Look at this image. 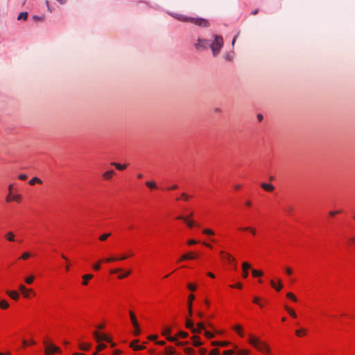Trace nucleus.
<instances>
[{
	"label": "nucleus",
	"mask_w": 355,
	"mask_h": 355,
	"mask_svg": "<svg viewBox=\"0 0 355 355\" xmlns=\"http://www.w3.org/2000/svg\"><path fill=\"white\" fill-rule=\"evenodd\" d=\"M173 17L175 19H178L179 21H184V22H191V23L198 25L199 26L207 27L209 25V23L208 22V21L203 18L189 17H186V16H184L182 15H179V14H176V15H173Z\"/></svg>",
	"instance_id": "1"
},
{
	"label": "nucleus",
	"mask_w": 355,
	"mask_h": 355,
	"mask_svg": "<svg viewBox=\"0 0 355 355\" xmlns=\"http://www.w3.org/2000/svg\"><path fill=\"white\" fill-rule=\"evenodd\" d=\"M94 337L97 343H98L96 347V352H101L106 347V345L102 343V341H105L107 343H111V340L108 336L103 334H101L98 331H94L93 333Z\"/></svg>",
	"instance_id": "2"
},
{
	"label": "nucleus",
	"mask_w": 355,
	"mask_h": 355,
	"mask_svg": "<svg viewBox=\"0 0 355 355\" xmlns=\"http://www.w3.org/2000/svg\"><path fill=\"white\" fill-rule=\"evenodd\" d=\"M223 46V39L220 35H214V40L210 42V48L212 51L214 56L219 54L220 49Z\"/></svg>",
	"instance_id": "3"
},
{
	"label": "nucleus",
	"mask_w": 355,
	"mask_h": 355,
	"mask_svg": "<svg viewBox=\"0 0 355 355\" xmlns=\"http://www.w3.org/2000/svg\"><path fill=\"white\" fill-rule=\"evenodd\" d=\"M171 329L169 327H164L162 329V334L166 338L171 342H173L177 346H183L187 344V342L180 341L176 336H171Z\"/></svg>",
	"instance_id": "4"
},
{
	"label": "nucleus",
	"mask_w": 355,
	"mask_h": 355,
	"mask_svg": "<svg viewBox=\"0 0 355 355\" xmlns=\"http://www.w3.org/2000/svg\"><path fill=\"white\" fill-rule=\"evenodd\" d=\"M132 256H133V254L130 253L129 255H122L120 257H112L106 258L105 259L100 260L97 263L93 264L92 268L94 270L98 271V270H100V269L101 268V263L103 261H105L106 263H110V262L116 261L118 260L123 261V260L126 259L128 257H132Z\"/></svg>",
	"instance_id": "5"
},
{
	"label": "nucleus",
	"mask_w": 355,
	"mask_h": 355,
	"mask_svg": "<svg viewBox=\"0 0 355 355\" xmlns=\"http://www.w3.org/2000/svg\"><path fill=\"white\" fill-rule=\"evenodd\" d=\"M45 353L46 355H53L54 354L60 353V350L57 346L44 341Z\"/></svg>",
	"instance_id": "6"
},
{
	"label": "nucleus",
	"mask_w": 355,
	"mask_h": 355,
	"mask_svg": "<svg viewBox=\"0 0 355 355\" xmlns=\"http://www.w3.org/2000/svg\"><path fill=\"white\" fill-rule=\"evenodd\" d=\"M197 50H204L208 46L210 47V41L208 40L198 38L197 42L194 44Z\"/></svg>",
	"instance_id": "7"
},
{
	"label": "nucleus",
	"mask_w": 355,
	"mask_h": 355,
	"mask_svg": "<svg viewBox=\"0 0 355 355\" xmlns=\"http://www.w3.org/2000/svg\"><path fill=\"white\" fill-rule=\"evenodd\" d=\"M187 327L189 329H191L193 333H200L201 331L205 329V326L202 323H198L197 324V327H194V324L191 320H187Z\"/></svg>",
	"instance_id": "8"
},
{
	"label": "nucleus",
	"mask_w": 355,
	"mask_h": 355,
	"mask_svg": "<svg viewBox=\"0 0 355 355\" xmlns=\"http://www.w3.org/2000/svg\"><path fill=\"white\" fill-rule=\"evenodd\" d=\"M130 317L132 326L135 329V335L138 336L140 334V329L136 316L133 312L130 311Z\"/></svg>",
	"instance_id": "9"
},
{
	"label": "nucleus",
	"mask_w": 355,
	"mask_h": 355,
	"mask_svg": "<svg viewBox=\"0 0 355 355\" xmlns=\"http://www.w3.org/2000/svg\"><path fill=\"white\" fill-rule=\"evenodd\" d=\"M192 216L193 213H191V214L189 216H179L178 217H177V219L183 220L189 227L192 228L196 225L195 221L189 220V218Z\"/></svg>",
	"instance_id": "10"
},
{
	"label": "nucleus",
	"mask_w": 355,
	"mask_h": 355,
	"mask_svg": "<svg viewBox=\"0 0 355 355\" xmlns=\"http://www.w3.org/2000/svg\"><path fill=\"white\" fill-rule=\"evenodd\" d=\"M19 289L21 291L23 296L26 298L30 297L31 294L34 293L32 289L27 288L24 284H20L19 286Z\"/></svg>",
	"instance_id": "11"
},
{
	"label": "nucleus",
	"mask_w": 355,
	"mask_h": 355,
	"mask_svg": "<svg viewBox=\"0 0 355 355\" xmlns=\"http://www.w3.org/2000/svg\"><path fill=\"white\" fill-rule=\"evenodd\" d=\"M6 200L7 202H20L21 201V196L20 195H12L11 193H9L6 198Z\"/></svg>",
	"instance_id": "12"
},
{
	"label": "nucleus",
	"mask_w": 355,
	"mask_h": 355,
	"mask_svg": "<svg viewBox=\"0 0 355 355\" xmlns=\"http://www.w3.org/2000/svg\"><path fill=\"white\" fill-rule=\"evenodd\" d=\"M220 256L223 260L227 261L229 263L234 261V259L230 254L224 251L220 252Z\"/></svg>",
	"instance_id": "13"
},
{
	"label": "nucleus",
	"mask_w": 355,
	"mask_h": 355,
	"mask_svg": "<svg viewBox=\"0 0 355 355\" xmlns=\"http://www.w3.org/2000/svg\"><path fill=\"white\" fill-rule=\"evenodd\" d=\"M6 293L12 300H18L19 299V293L16 291L7 290Z\"/></svg>",
	"instance_id": "14"
},
{
	"label": "nucleus",
	"mask_w": 355,
	"mask_h": 355,
	"mask_svg": "<svg viewBox=\"0 0 355 355\" xmlns=\"http://www.w3.org/2000/svg\"><path fill=\"white\" fill-rule=\"evenodd\" d=\"M130 347L134 350H141L145 348V346L144 345L139 344V340H136L131 343Z\"/></svg>",
	"instance_id": "15"
},
{
	"label": "nucleus",
	"mask_w": 355,
	"mask_h": 355,
	"mask_svg": "<svg viewBox=\"0 0 355 355\" xmlns=\"http://www.w3.org/2000/svg\"><path fill=\"white\" fill-rule=\"evenodd\" d=\"M198 257V255L193 252H188L182 256V259L193 260Z\"/></svg>",
	"instance_id": "16"
},
{
	"label": "nucleus",
	"mask_w": 355,
	"mask_h": 355,
	"mask_svg": "<svg viewBox=\"0 0 355 355\" xmlns=\"http://www.w3.org/2000/svg\"><path fill=\"white\" fill-rule=\"evenodd\" d=\"M114 173V170H109L103 174V178L105 180H110L112 179Z\"/></svg>",
	"instance_id": "17"
},
{
	"label": "nucleus",
	"mask_w": 355,
	"mask_h": 355,
	"mask_svg": "<svg viewBox=\"0 0 355 355\" xmlns=\"http://www.w3.org/2000/svg\"><path fill=\"white\" fill-rule=\"evenodd\" d=\"M240 231H248L250 232L253 236H255L257 234V230L254 227H241L238 229Z\"/></svg>",
	"instance_id": "18"
},
{
	"label": "nucleus",
	"mask_w": 355,
	"mask_h": 355,
	"mask_svg": "<svg viewBox=\"0 0 355 355\" xmlns=\"http://www.w3.org/2000/svg\"><path fill=\"white\" fill-rule=\"evenodd\" d=\"M94 277V275L92 274H87L83 275V285L87 286L88 284L89 280L92 279Z\"/></svg>",
	"instance_id": "19"
},
{
	"label": "nucleus",
	"mask_w": 355,
	"mask_h": 355,
	"mask_svg": "<svg viewBox=\"0 0 355 355\" xmlns=\"http://www.w3.org/2000/svg\"><path fill=\"white\" fill-rule=\"evenodd\" d=\"M271 286L275 288L277 291H280L282 288L283 286L282 284V281L279 280V284L277 285L274 280H270V282Z\"/></svg>",
	"instance_id": "20"
},
{
	"label": "nucleus",
	"mask_w": 355,
	"mask_h": 355,
	"mask_svg": "<svg viewBox=\"0 0 355 355\" xmlns=\"http://www.w3.org/2000/svg\"><path fill=\"white\" fill-rule=\"evenodd\" d=\"M234 349L236 350V355H248L250 351L247 349H238V347L235 345H233Z\"/></svg>",
	"instance_id": "21"
},
{
	"label": "nucleus",
	"mask_w": 355,
	"mask_h": 355,
	"mask_svg": "<svg viewBox=\"0 0 355 355\" xmlns=\"http://www.w3.org/2000/svg\"><path fill=\"white\" fill-rule=\"evenodd\" d=\"M111 165L112 166H115V168L119 170V171H123L125 170L128 165L127 164H121L119 163H116V162H112L111 163Z\"/></svg>",
	"instance_id": "22"
},
{
	"label": "nucleus",
	"mask_w": 355,
	"mask_h": 355,
	"mask_svg": "<svg viewBox=\"0 0 355 355\" xmlns=\"http://www.w3.org/2000/svg\"><path fill=\"white\" fill-rule=\"evenodd\" d=\"M5 238L6 240L10 242H14L15 241V236L12 232H8L5 234Z\"/></svg>",
	"instance_id": "23"
},
{
	"label": "nucleus",
	"mask_w": 355,
	"mask_h": 355,
	"mask_svg": "<svg viewBox=\"0 0 355 355\" xmlns=\"http://www.w3.org/2000/svg\"><path fill=\"white\" fill-rule=\"evenodd\" d=\"M79 347L83 351H88L91 347V344L87 343H80Z\"/></svg>",
	"instance_id": "24"
},
{
	"label": "nucleus",
	"mask_w": 355,
	"mask_h": 355,
	"mask_svg": "<svg viewBox=\"0 0 355 355\" xmlns=\"http://www.w3.org/2000/svg\"><path fill=\"white\" fill-rule=\"evenodd\" d=\"M35 254H32L30 252H24L22 253L21 256L19 257V259H22L24 260H27L31 257H35Z\"/></svg>",
	"instance_id": "25"
},
{
	"label": "nucleus",
	"mask_w": 355,
	"mask_h": 355,
	"mask_svg": "<svg viewBox=\"0 0 355 355\" xmlns=\"http://www.w3.org/2000/svg\"><path fill=\"white\" fill-rule=\"evenodd\" d=\"M193 345L196 347H199L202 345V343L200 341V339L198 336H193L192 338Z\"/></svg>",
	"instance_id": "26"
},
{
	"label": "nucleus",
	"mask_w": 355,
	"mask_h": 355,
	"mask_svg": "<svg viewBox=\"0 0 355 355\" xmlns=\"http://www.w3.org/2000/svg\"><path fill=\"white\" fill-rule=\"evenodd\" d=\"M261 187L267 191H272L274 189L273 185L267 183H263Z\"/></svg>",
	"instance_id": "27"
},
{
	"label": "nucleus",
	"mask_w": 355,
	"mask_h": 355,
	"mask_svg": "<svg viewBox=\"0 0 355 355\" xmlns=\"http://www.w3.org/2000/svg\"><path fill=\"white\" fill-rule=\"evenodd\" d=\"M175 349L172 347H166L165 348V354L166 355H175Z\"/></svg>",
	"instance_id": "28"
},
{
	"label": "nucleus",
	"mask_w": 355,
	"mask_h": 355,
	"mask_svg": "<svg viewBox=\"0 0 355 355\" xmlns=\"http://www.w3.org/2000/svg\"><path fill=\"white\" fill-rule=\"evenodd\" d=\"M9 306H10V304L6 300H3L0 301V309L6 310V309H8Z\"/></svg>",
	"instance_id": "29"
},
{
	"label": "nucleus",
	"mask_w": 355,
	"mask_h": 355,
	"mask_svg": "<svg viewBox=\"0 0 355 355\" xmlns=\"http://www.w3.org/2000/svg\"><path fill=\"white\" fill-rule=\"evenodd\" d=\"M214 345L221 346V347H227L231 345L230 342L227 341H220V342H215L214 343Z\"/></svg>",
	"instance_id": "30"
},
{
	"label": "nucleus",
	"mask_w": 355,
	"mask_h": 355,
	"mask_svg": "<svg viewBox=\"0 0 355 355\" xmlns=\"http://www.w3.org/2000/svg\"><path fill=\"white\" fill-rule=\"evenodd\" d=\"M146 185L150 189H155L157 188V184L155 182L148 181L146 182Z\"/></svg>",
	"instance_id": "31"
},
{
	"label": "nucleus",
	"mask_w": 355,
	"mask_h": 355,
	"mask_svg": "<svg viewBox=\"0 0 355 355\" xmlns=\"http://www.w3.org/2000/svg\"><path fill=\"white\" fill-rule=\"evenodd\" d=\"M295 334L298 337H302L306 335V330L304 329H300L296 330Z\"/></svg>",
	"instance_id": "32"
},
{
	"label": "nucleus",
	"mask_w": 355,
	"mask_h": 355,
	"mask_svg": "<svg viewBox=\"0 0 355 355\" xmlns=\"http://www.w3.org/2000/svg\"><path fill=\"white\" fill-rule=\"evenodd\" d=\"M36 183H39V184H41L42 183V180L37 178V177H35L33 178H32L30 181H29V184L31 185H34Z\"/></svg>",
	"instance_id": "33"
},
{
	"label": "nucleus",
	"mask_w": 355,
	"mask_h": 355,
	"mask_svg": "<svg viewBox=\"0 0 355 355\" xmlns=\"http://www.w3.org/2000/svg\"><path fill=\"white\" fill-rule=\"evenodd\" d=\"M234 330L236 331V333L241 337L244 336V334L242 331V327L239 325H237L234 327Z\"/></svg>",
	"instance_id": "34"
},
{
	"label": "nucleus",
	"mask_w": 355,
	"mask_h": 355,
	"mask_svg": "<svg viewBox=\"0 0 355 355\" xmlns=\"http://www.w3.org/2000/svg\"><path fill=\"white\" fill-rule=\"evenodd\" d=\"M28 17V12H21L18 17H17V19L18 20H21V19H24V20H26Z\"/></svg>",
	"instance_id": "35"
},
{
	"label": "nucleus",
	"mask_w": 355,
	"mask_h": 355,
	"mask_svg": "<svg viewBox=\"0 0 355 355\" xmlns=\"http://www.w3.org/2000/svg\"><path fill=\"white\" fill-rule=\"evenodd\" d=\"M177 339L178 340V338H185L188 336V334L184 331H180L176 336Z\"/></svg>",
	"instance_id": "36"
},
{
	"label": "nucleus",
	"mask_w": 355,
	"mask_h": 355,
	"mask_svg": "<svg viewBox=\"0 0 355 355\" xmlns=\"http://www.w3.org/2000/svg\"><path fill=\"white\" fill-rule=\"evenodd\" d=\"M285 309L288 312L290 315L294 318H297V314L295 313V311L290 308H288L287 306H285Z\"/></svg>",
	"instance_id": "37"
},
{
	"label": "nucleus",
	"mask_w": 355,
	"mask_h": 355,
	"mask_svg": "<svg viewBox=\"0 0 355 355\" xmlns=\"http://www.w3.org/2000/svg\"><path fill=\"white\" fill-rule=\"evenodd\" d=\"M252 275L254 277H260V276L263 275V272L261 271H259V270H255V269H253L252 270Z\"/></svg>",
	"instance_id": "38"
},
{
	"label": "nucleus",
	"mask_w": 355,
	"mask_h": 355,
	"mask_svg": "<svg viewBox=\"0 0 355 355\" xmlns=\"http://www.w3.org/2000/svg\"><path fill=\"white\" fill-rule=\"evenodd\" d=\"M195 299V296L193 295H190L189 297V311L190 314L191 315V302Z\"/></svg>",
	"instance_id": "39"
},
{
	"label": "nucleus",
	"mask_w": 355,
	"mask_h": 355,
	"mask_svg": "<svg viewBox=\"0 0 355 355\" xmlns=\"http://www.w3.org/2000/svg\"><path fill=\"white\" fill-rule=\"evenodd\" d=\"M184 351V353L187 354V355H193L194 354L193 349H192L191 347H185Z\"/></svg>",
	"instance_id": "40"
},
{
	"label": "nucleus",
	"mask_w": 355,
	"mask_h": 355,
	"mask_svg": "<svg viewBox=\"0 0 355 355\" xmlns=\"http://www.w3.org/2000/svg\"><path fill=\"white\" fill-rule=\"evenodd\" d=\"M35 277L33 275H31L25 279V282L27 284H31L34 281Z\"/></svg>",
	"instance_id": "41"
},
{
	"label": "nucleus",
	"mask_w": 355,
	"mask_h": 355,
	"mask_svg": "<svg viewBox=\"0 0 355 355\" xmlns=\"http://www.w3.org/2000/svg\"><path fill=\"white\" fill-rule=\"evenodd\" d=\"M203 234H207V235H211V236H213L215 234L214 232L210 229H205L203 231H202Z\"/></svg>",
	"instance_id": "42"
},
{
	"label": "nucleus",
	"mask_w": 355,
	"mask_h": 355,
	"mask_svg": "<svg viewBox=\"0 0 355 355\" xmlns=\"http://www.w3.org/2000/svg\"><path fill=\"white\" fill-rule=\"evenodd\" d=\"M111 235L110 233H105V234H102L100 237H99V239L101 241H105Z\"/></svg>",
	"instance_id": "43"
},
{
	"label": "nucleus",
	"mask_w": 355,
	"mask_h": 355,
	"mask_svg": "<svg viewBox=\"0 0 355 355\" xmlns=\"http://www.w3.org/2000/svg\"><path fill=\"white\" fill-rule=\"evenodd\" d=\"M250 265L247 262H243L242 263L243 270H248L250 268Z\"/></svg>",
	"instance_id": "44"
},
{
	"label": "nucleus",
	"mask_w": 355,
	"mask_h": 355,
	"mask_svg": "<svg viewBox=\"0 0 355 355\" xmlns=\"http://www.w3.org/2000/svg\"><path fill=\"white\" fill-rule=\"evenodd\" d=\"M130 272H131L129 270V271L125 272L123 273H121L119 275V278L123 279V278L128 277V275H130Z\"/></svg>",
	"instance_id": "45"
},
{
	"label": "nucleus",
	"mask_w": 355,
	"mask_h": 355,
	"mask_svg": "<svg viewBox=\"0 0 355 355\" xmlns=\"http://www.w3.org/2000/svg\"><path fill=\"white\" fill-rule=\"evenodd\" d=\"M286 296L288 298L292 300L294 302L297 301L296 297L292 293H288Z\"/></svg>",
	"instance_id": "46"
},
{
	"label": "nucleus",
	"mask_w": 355,
	"mask_h": 355,
	"mask_svg": "<svg viewBox=\"0 0 355 355\" xmlns=\"http://www.w3.org/2000/svg\"><path fill=\"white\" fill-rule=\"evenodd\" d=\"M33 19H34V21H44V15H42V16L34 15L33 17Z\"/></svg>",
	"instance_id": "47"
},
{
	"label": "nucleus",
	"mask_w": 355,
	"mask_h": 355,
	"mask_svg": "<svg viewBox=\"0 0 355 355\" xmlns=\"http://www.w3.org/2000/svg\"><path fill=\"white\" fill-rule=\"evenodd\" d=\"M196 288H197L196 285H195V284H193L190 283V284H188V288H189L191 291H196Z\"/></svg>",
	"instance_id": "48"
},
{
	"label": "nucleus",
	"mask_w": 355,
	"mask_h": 355,
	"mask_svg": "<svg viewBox=\"0 0 355 355\" xmlns=\"http://www.w3.org/2000/svg\"><path fill=\"white\" fill-rule=\"evenodd\" d=\"M230 286L231 288H239V289H241L242 287H243V285L241 283H237L236 284H232V285H230Z\"/></svg>",
	"instance_id": "49"
},
{
	"label": "nucleus",
	"mask_w": 355,
	"mask_h": 355,
	"mask_svg": "<svg viewBox=\"0 0 355 355\" xmlns=\"http://www.w3.org/2000/svg\"><path fill=\"white\" fill-rule=\"evenodd\" d=\"M180 199H182V200L187 201V200H188L189 199V196L187 194H186V193H182L181 198H178L177 200H179Z\"/></svg>",
	"instance_id": "50"
},
{
	"label": "nucleus",
	"mask_w": 355,
	"mask_h": 355,
	"mask_svg": "<svg viewBox=\"0 0 355 355\" xmlns=\"http://www.w3.org/2000/svg\"><path fill=\"white\" fill-rule=\"evenodd\" d=\"M234 353V349H229V350L224 351L223 354V355H232Z\"/></svg>",
	"instance_id": "51"
},
{
	"label": "nucleus",
	"mask_w": 355,
	"mask_h": 355,
	"mask_svg": "<svg viewBox=\"0 0 355 355\" xmlns=\"http://www.w3.org/2000/svg\"><path fill=\"white\" fill-rule=\"evenodd\" d=\"M205 336L207 337V338H213L214 337V334L209 331H207V330H205Z\"/></svg>",
	"instance_id": "52"
},
{
	"label": "nucleus",
	"mask_w": 355,
	"mask_h": 355,
	"mask_svg": "<svg viewBox=\"0 0 355 355\" xmlns=\"http://www.w3.org/2000/svg\"><path fill=\"white\" fill-rule=\"evenodd\" d=\"M23 344H24V347H26L29 345H35V342L33 340H31L30 342H28L27 340H24Z\"/></svg>",
	"instance_id": "53"
},
{
	"label": "nucleus",
	"mask_w": 355,
	"mask_h": 355,
	"mask_svg": "<svg viewBox=\"0 0 355 355\" xmlns=\"http://www.w3.org/2000/svg\"><path fill=\"white\" fill-rule=\"evenodd\" d=\"M121 271H122V269H121V268H116V269H112V270H110V272L111 274H116V273L119 272H121Z\"/></svg>",
	"instance_id": "54"
},
{
	"label": "nucleus",
	"mask_w": 355,
	"mask_h": 355,
	"mask_svg": "<svg viewBox=\"0 0 355 355\" xmlns=\"http://www.w3.org/2000/svg\"><path fill=\"white\" fill-rule=\"evenodd\" d=\"M187 243L189 245H196V244L198 243V241L195 239H190L187 241Z\"/></svg>",
	"instance_id": "55"
},
{
	"label": "nucleus",
	"mask_w": 355,
	"mask_h": 355,
	"mask_svg": "<svg viewBox=\"0 0 355 355\" xmlns=\"http://www.w3.org/2000/svg\"><path fill=\"white\" fill-rule=\"evenodd\" d=\"M209 355H220V352L218 349H213L210 352Z\"/></svg>",
	"instance_id": "56"
},
{
	"label": "nucleus",
	"mask_w": 355,
	"mask_h": 355,
	"mask_svg": "<svg viewBox=\"0 0 355 355\" xmlns=\"http://www.w3.org/2000/svg\"><path fill=\"white\" fill-rule=\"evenodd\" d=\"M293 208L291 206H287L284 208L285 212L290 214L292 211Z\"/></svg>",
	"instance_id": "57"
},
{
	"label": "nucleus",
	"mask_w": 355,
	"mask_h": 355,
	"mask_svg": "<svg viewBox=\"0 0 355 355\" xmlns=\"http://www.w3.org/2000/svg\"><path fill=\"white\" fill-rule=\"evenodd\" d=\"M19 179L21 180H25L27 179V175L25 174H21L19 175Z\"/></svg>",
	"instance_id": "58"
},
{
	"label": "nucleus",
	"mask_w": 355,
	"mask_h": 355,
	"mask_svg": "<svg viewBox=\"0 0 355 355\" xmlns=\"http://www.w3.org/2000/svg\"><path fill=\"white\" fill-rule=\"evenodd\" d=\"M286 274H287L288 275H292V273H293V271H292L291 268H286Z\"/></svg>",
	"instance_id": "59"
},
{
	"label": "nucleus",
	"mask_w": 355,
	"mask_h": 355,
	"mask_svg": "<svg viewBox=\"0 0 355 355\" xmlns=\"http://www.w3.org/2000/svg\"><path fill=\"white\" fill-rule=\"evenodd\" d=\"M248 274H249V273H248V270H243V275H242V276H243V277L244 279H245V278H247V277H248Z\"/></svg>",
	"instance_id": "60"
},
{
	"label": "nucleus",
	"mask_w": 355,
	"mask_h": 355,
	"mask_svg": "<svg viewBox=\"0 0 355 355\" xmlns=\"http://www.w3.org/2000/svg\"><path fill=\"white\" fill-rule=\"evenodd\" d=\"M199 352L200 355H205L207 353V350L204 348H201L199 349Z\"/></svg>",
	"instance_id": "61"
},
{
	"label": "nucleus",
	"mask_w": 355,
	"mask_h": 355,
	"mask_svg": "<svg viewBox=\"0 0 355 355\" xmlns=\"http://www.w3.org/2000/svg\"><path fill=\"white\" fill-rule=\"evenodd\" d=\"M338 213H340V211H331L329 212V216L333 217Z\"/></svg>",
	"instance_id": "62"
},
{
	"label": "nucleus",
	"mask_w": 355,
	"mask_h": 355,
	"mask_svg": "<svg viewBox=\"0 0 355 355\" xmlns=\"http://www.w3.org/2000/svg\"><path fill=\"white\" fill-rule=\"evenodd\" d=\"M253 302L255 303V304H259L260 303L259 302V298L258 297H254Z\"/></svg>",
	"instance_id": "63"
},
{
	"label": "nucleus",
	"mask_w": 355,
	"mask_h": 355,
	"mask_svg": "<svg viewBox=\"0 0 355 355\" xmlns=\"http://www.w3.org/2000/svg\"><path fill=\"white\" fill-rule=\"evenodd\" d=\"M178 185L174 184L172 187H168V190H175L178 189Z\"/></svg>",
	"instance_id": "64"
}]
</instances>
